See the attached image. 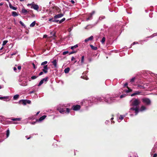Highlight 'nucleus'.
I'll return each instance as SVG.
<instances>
[{
	"label": "nucleus",
	"instance_id": "19",
	"mask_svg": "<svg viewBox=\"0 0 157 157\" xmlns=\"http://www.w3.org/2000/svg\"><path fill=\"white\" fill-rule=\"evenodd\" d=\"M52 63L54 65L55 67H57V62L56 59H54L53 61H52Z\"/></svg>",
	"mask_w": 157,
	"mask_h": 157
},
{
	"label": "nucleus",
	"instance_id": "50",
	"mask_svg": "<svg viewBox=\"0 0 157 157\" xmlns=\"http://www.w3.org/2000/svg\"><path fill=\"white\" fill-rule=\"evenodd\" d=\"M72 28H73V27H71V28H69L68 29V31L69 32H70V31H71V30H72Z\"/></svg>",
	"mask_w": 157,
	"mask_h": 157
},
{
	"label": "nucleus",
	"instance_id": "16",
	"mask_svg": "<svg viewBox=\"0 0 157 157\" xmlns=\"http://www.w3.org/2000/svg\"><path fill=\"white\" fill-rule=\"evenodd\" d=\"M63 16V14L60 13L54 16V19H57L60 18Z\"/></svg>",
	"mask_w": 157,
	"mask_h": 157
},
{
	"label": "nucleus",
	"instance_id": "58",
	"mask_svg": "<svg viewBox=\"0 0 157 157\" xmlns=\"http://www.w3.org/2000/svg\"><path fill=\"white\" fill-rule=\"evenodd\" d=\"M71 2L72 3V4H74L75 3V2L74 0H71Z\"/></svg>",
	"mask_w": 157,
	"mask_h": 157
},
{
	"label": "nucleus",
	"instance_id": "54",
	"mask_svg": "<svg viewBox=\"0 0 157 157\" xmlns=\"http://www.w3.org/2000/svg\"><path fill=\"white\" fill-rule=\"evenodd\" d=\"M43 71H41L39 74V75L40 76L43 74Z\"/></svg>",
	"mask_w": 157,
	"mask_h": 157
},
{
	"label": "nucleus",
	"instance_id": "41",
	"mask_svg": "<svg viewBox=\"0 0 157 157\" xmlns=\"http://www.w3.org/2000/svg\"><path fill=\"white\" fill-rule=\"evenodd\" d=\"M126 96V94H122L120 96V98H123L125 97Z\"/></svg>",
	"mask_w": 157,
	"mask_h": 157
},
{
	"label": "nucleus",
	"instance_id": "8",
	"mask_svg": "<svg viewBox=\"0 0 157 157\" xmlns=\"http://www.w3.org/2000/svg\"><path fill=\"white\" fill-rule=\"evenodd\" d=\"M98 98L95 97H92L91 98V100H90L89 101L90 103L93 102L95 104H97L98 102Z\"/></svg>",
	"mask_w": 157,
	"mask_h": 157
},
{
	"label": "nucleus",
	"instance_id": "32",
	"mask_svg": "<svg viewBox=\"0 0 157 157\" xmlns=\"http://www.w3.org/2000/svg\"><path fill=\"white\" fill-rule=\"evenodd\" d=\"M48 63V62L47 61H45L44 62L42 63L41 64V66H44L46 65V64H47Z\"/></svg>",
	"mask_w": 157,
	"mask_h": 157
},
{
	"label": "nucleus",
	"instance_id": "26",
	"mask_svg": "<svg viewBox=\"0 0 157 157\" xmlns=\"http://www.w3.org/2000/svg\"><path fill=\"white\" fill-rule=\"evenodd\" d=\"M78 46V45L76 44L74 46L71 47V49L72 50H74L75 49L77 48Z\"/></svg>",
	"mask_w": 157,
	"mask_h": 157
},
{
	"label": "nucleus",
	"instance_id": "2",
	"mask_svg": "<svg viewBox=\"0 0 157 157\" xmlns=\"http://www.w3.org/2000/svg\"><path fill=\"white\" fill-rule=\"evenodd\" d=\"M119 97V95H112L107 94L103 97L104 101L107 103L111 104L118 101L117 99Z\"/></svg>",
	"mask_w": 157,
	"mask_h": 157
},
{
	"label": "nucleus",
	"instance_id": "34",
	"mask_svg": "<svg viewBox=\"0 0 157 157\" xmlns=\"http://www.w3.org/2000/svg\"><path fill=\"white\" fill-rule=\"evenodd\" d=\"M125 116L121 115L119 117V119L121 120H122L123 119L124 117H125Z\"/></svg>",
	"mask_w": 157,
	"mask_h": 157
},
{
	"label": "nucleus",
	"instance_id": "44",
	"mask_svg": "<svg viewBox=\"0 0 157 157\" xmlns=\"http://www.w3.org/2000/svg\"><path fill=\"white\" fill-rule=\"evenodd\" d=\"M105 18V16H101L99 17V19L100 20H101L102 19H104Z\"/></svg>",
	"mask_w": 157,
	"mask_h": 157
},
{
	"label": "nucleus",
	"instance_id": "5",
	"mask_svg": "<svg viewBox=\"0 0 157 157\" xmlns=\"http://www.w3.org/2000/svg\"><path fill=\"white\" fill-rule=\"evenodd\" d=\"M10 119L11 120L13 121H10V122L12 124H18V123L16 121H20L21 120V118H11Z\"/></svg>",
	"mask_w": 157,
	"mask_h": 157
},
{
	"label": "nucleus",
	"instance_id": "48",
	"mask_svg": "<svg viewBox=\"0 0 157 157\" xmlns=\"http://www.w3.org/2000/svg\"><path fill=\"white\" fill-rule=\"evenodd\" d=\"M19 23L22 26H25L24 24L21 21H20V22H19Z\"/></svg>",
	"mask_w": 157,
	"mask_h": 157
},
{
	"label": "nucleus",
	"instance_id": "59",
	"mask_svg": "<svg viewBox=\"0 0 157 157\" xmlns=\"http://www.w3.org/2000/svg\"><path fill=\"white\" fill-rule=\"evenodd\" d=\"M128 84L127 83H126L124 84V87L128 85Z\"/></svg>",
	"mask_w": 157,
	"mask_h": 157
},
{
	"label": "nucleus",
	"instance_id": "27",
	"mask_svg": "<svg viewBox=\"0 0 157 157\" xmlns=\"http://www.w3.org/2000/svg\"><path fill=\"white\" fill-rule=\"evenodd\" d=\"M12 15L14 17H16L17 16L18 14L16 12L13 11L12 12Z\"/></svg>",
	"mask_w": 157,
	"mask_h": 157
},
{
	"label": "nucleus",
	"instance_id": "25",
	"mask_svg": "<svg viewBox=\"0 0 157 157\" xmlns=\"http://www.w3.org/2000/svg\"><path fill=\"white\" fill-rule=\"evenodd\" d=\"M70 70V69L69 67H67L65 68L64 70V72L66 74L68 73L69 72Z\"/></svg>",
	"mask_w": 157,
	"mask_h": 157
},
{
	"label": "nucleus",
	"instance_id": "35",
	"mask_svg": "<svg viewBox=\"0 0 157 157\" xmlns=\"http://www.w3.org/2000/svg\"><path fill=\"white\" fill-rule=\"evenodd\" d=\"M65 20V18H63L61 20H60L59 21V24H60V23H62V22L64 21Z\"/></svg>",
	"mask_w": 157,
	"mask_h": 157
},
{
	"label": "nucleus",
	"instance_id": "24",
	"mask_svg": "<svg viewBox=\"0 0 157 157\" xmlns=\"http://www.w3.org/2000/svg\"><path fill=\"white\" fill-rule=\"evenodd\" d=\"M90 46L91 48L93 50H96L98 49V48L97 47L94 46L92 45H90Z\"/></svg>",
	"mask_w": 157,
	"mask_h": 157
},
{
	"label": "nucleus",
	"instance_id": "46",
	"mask_svg": "<svg viewBox=\"0 0 157 157\" xmlns=\"http://www.w3.org/2000/svg\"><path fill=\"white\" fill-rule=\"evenodd\" d=\"M11 9H12L14 10H16L17 9V8L16 7L13 6L11 7Z\"/></svg>",
	"mask_w": 157,
	"mask_h": 157
},
{
	"label": "nucleus",
	"instance_id": "31",
	"mask_svg": "<svg viewBox=\"0 0 157 157\" xmlns=\"http://www.w3.org/2000/svg\"><path fill=\"white\" fill-rule=\"evenodd\" d=\"M6 132V138H7L9 137L10 135V131L9 129L7 130Z\"/></svg>",
	"mask_w": 157,
	"mask_h": 157
},
{
	"label": "nucleus",
	"instance_id": "64",
	"mask_svg": "<svg viewBox=\"0 0 157 157\" xmlns=\"http://www.w3.org/2000/svg\"><path fill=\"white\" fill-rule=\"evenodd\" d=\"M15 54H16V53H13L12 54H11V55L12 56V55H14Z\"/></svg>",
	"mask_w": 157,
	"mask_h": 157
},
{
	"label": "nucleus",
	"instance_id": "36",
	"mask_svg": "<svg viewBox=\"0 0 157 157\" xmlns=\"http://www.w3.org/2000/svg\"><path fill=\"white\" fill-rule=\"evenodd\" d=\"M84 56H82V58H81V63H83L84 62Z\"/></svg>",
	"mask_w": 157,
	"mask_h": 157
},
{
	"label": "nucleus",
	"instance_id": "11",
	"mask_svg": "<svg viewBox=\"0 0 157 157\" xmlns=\"http://www.w3.org/2000/svg\"><path fill=\"white\" fill-rule=\"evenodd\" d=\"M147 108L145 106H141L140 109H139V112H143L147 110Z\"/></svg>",
	"mask_w": 157,
	"mask_h": 157
},
{
	"label": "nucleus",
	"instance_id": "30",
	"mask_svg": "<svg viewBox=\"0 0 157 157\" xmlns=\"http://www.w3.org/2000/svg\"><path fill=\"white\" fill-rule=\"evenodd\" d=\"M105 37H104L102 38L101 41V42L102 44H104L105 41Z\"/></svg>",
	"mask_w": 157,
	"mask_h": 157
},
{
	"label": "nucleus",
	"instance_id": "18",
	"mask_svg": "<svg viewBox=\"0 0 157 157\" xmlns=\"http://www.w3.org/2000/svg\"><path fill=\"white\" fill-rule=\"evenodd\" d=\"M46 117V116L44 115L40 118L38 121L41 122Z\"/></svg>",
	"mask_w": 157,
	"mask_h": 157
},
{
	"label": "nucleus",
	"instance_id": "10",
	"mask_svg": "<svg viewBox=\"0 0 157 157\" xmlns=\"http://www.w3.org/2000/svg\"><path fill=\"white\" fill-rule=\"evenodd\" d=\"M48 78V77H46L45 78H44L42 79L39 82L38 85V86H40L44 83V82H47V81Z\"/></svg>",
	"mask_w": 157,
	"mask_h": 157
},
{
	"label": "nucleus",
	"instance_id": "51",
	"mask_svg": "<svg viewBox=\"0 0 157 157\" xmlns=\"http://www.w3.org/2000/svg\"><path fill=\"white\" fill-rule=\"evenodd\" d=\"M35 92H36V91L35 90H33L32 91H31L30 92L29 94H31L32 93H34Z\"/></svg>",
	"mask_w": 157,
	"mask_h": 157
},
{
	"label": "nucleus",
	"instance_id": "63",
	"mask_svg": "<svg viewBox=\"0 0 157 157\" xmlns=\"http://www.w3.org/2000/svg\"><path fill=\"white\" fill-rule=\"evenodd\" d=\"M109 122V121H106L105 122V123L106 124H108Z\"/></svg>",
	"mask_w": 157,
	"mask_h": 157
},
{
	"label": "nucleus",
	"instance_id": "28",
	"mask_svg": "<svg viewBox=\"0 0 157 157\" xmlns=\"http://www.w3.org/2000/svg\"><path fill=\"white\" fill-rule=\"evenodd\" d=\"M19 97V95L16 94V95H14V96H13V99L14 100H16Z\"/></svg>",
	"mask_w": 157,
	"mask_h": 157
},
{
	"label": "nucleus",
	"instance_id": "47",
	"mask_svg": "<svg viewBox=\"0 0 157 157\" xmlns=\"http://www.w3.org/2000/svg\"><path fill=\"white\" fill-rule=\"evenodd\" d=\"M69 53L68 51H65L63 52V55H65Z\"/></svg>",
	"mask_w": 157,
	"mask_h": 157
},
{
	"label": "nucleus",
	"instance_id": "6",
	"mask_svg": "<svg viewBox=\"0 0 157 157\" xmlns=\"http://www.w3.org/2000/svg\"><path fill=\"white\" fill-rule=\"evenodd\" d=\"M95 11H93L91 13H89V15L86 19V21H88L89 20H91L93 19V16L95 13Z\"/></svg>",
	"mask_w": 157,
	"mask_h": 157
},
{
	"label": "nucleus",
	"instance_id": "15",
	"mask_svg": "<svg viewBox=\"0 0 157 157\" xmlns=\"http://www.w3.org/2000/svg\"><path fill=\"white\" fill-rule=\"evenodd\" d=\"M93 36H91L90 37L88 38L85 40V42H87L89 41H91L93 39Z\"/></svg>",
	"mask_w": 157,
	"mask_h": 157
},
{
	"label": "nucleus",
	"instance_id": "33",
	"mask_svg": "<svg viewBox=\"0 0 157 157\" xmlns=\"http://www.w3.org/2000/svg\"><path fill=\"white\" fill-rule=\"evenodd\" d=\"M8 42V41L7 40L3 41V43L2 44V46H4V45H5Z\"/></svg>",
	"mask_w": 157,
	"mask_h": 157
},
{
	"label": "nucleus",
	"instance_id": "29",
	"mask_svg": "<svg viewBox=\"0 0 157 157\" xmlns=\"http://www.w3.org/2000/svg\"><path fill=\"white\" fill-rule=\"evenodd\" d=\"M35 24H36V21H34L30 25V27H33L35 25Z\"/></svg>",
	"mask_w": 157,
	"mask_h": 157
},
{
	"label": "nucleus",
	"instance_id": "12",
	"mask_svg": "<svg viewBox=\"0 0 157 157\" xmlns=\"http://www.w3.org/2000/svg\"><path fill=\"white\" fill-rule=\"evenodd\" d=\"M142 93L141 91H136L134 92V93L132 94H131V96H134L136 95H140Z\"/></svg>",
	"mask_w": 157,
	"mask_h": 157
},
{
	"label": "nucleus",
	"instance_id": "42",
	"mask_svg": "<svg viewBox=\"0 0 157 157\" xmlns=\"http://www.w3.org/2000/svg\"><path fill=\"white\" fill-rule=\"evenodd\" d=\"M82 78H83L84 79H86V80H88V78L86 76H82L81 77Z\"/></svg>",
	"mask_w": 157,
	"mask_h": 157
},
{
	"label": "nucleus",
	"instance_id": "60",
	"mask_svg": "<svg viewBox=\"0 0 157 157\" xmlns=\"http://www.w3.org/2000/svg\"><path fill=\"white\" fill-rule=\"evenodd\" d=\"M33 68L34 69H35L36 68V67L34 63H33Z\"/></svg>",
	"mask_w": 157,
	"mask_h": 157
},
{
	"label": "nucleus",
	"instance_id": "61",
	"mask_svg": "<svg viewBox=\"0 0 157 157\" xmlns=\"http://www.w3.org/2000/svg\"><path fill=\"white\" fill-rule=\"evenodd\" d=\"M13 69L14 71H16L17 70V68L16 67H14Z\"/></svg>",
	"mask_w": 157,
	"mask_h": 157
},
{
	"label": "nucleus",
	"instance_id": "45",
	"mask_svg": "<svg viewBox=\"0 0 157 157\" xmlns=\"http://www.w3.org/2000/svg\"><path fill=\"white\" fill-rule=\"evenodd\" d=\"M37 77L36 76H33L31 77V78L32 79H36V78Z\"/></svg>",
	"mask_w": 157,
	"mask_h": 157
},
{
	"label": "nucleus",
	"instance_id": "21",
	"mask_svg": "<svg viewBox=\"0 0 157 157\" xmlns=\"http://www.w3.org/2000/svg\"><path fill=\"white\" fill-rule=\"evenodd\" d=\"M19 102L20 103L21 102L24 105H25L26 104L25 100H21L19 101Z\"/></svg>",
	"mask_w": 157,
	"mask_h": 157
},
{
	"label": "nucleus",
	"instance_id": "22",
	"mask_svg": "<svg viewBox=\"0 0 157 157\" xmlns=\"http://www.w3.org/2000/svg\"><path fill=\"white\" fill-rule=\"evenodd\" d=\"M103 97H98V102H101L103 100H104V99H103Z\"/></svg>",
	"mask_w": 157,
	"mask_h": 157
},
{
	"label": "nucleus",
	"instance_id": "14",
	"mask_svg": "<svg viewBox=\"0 0 157 157\" xmlns=\"http://www.w3.org/2000/svg\"><path fill=\"white\" fill-rule=\"evenodd\" d=\"M95 25H89L86 26V27H85V29H89L91 28H92L93 27H94Z\"/></svg>",
	"mask_w": 157,
	"mask_h": 157
},
{
	"label": "nucleus",
	"instance_id": "13",
	"mask_svg": "<svg viewBox=\"0 0 157 157\" xmlns=\"http://www.w3.org/2000/svg\"><path fill=\"white\" fill-rule=\"evenodd\" d=\"M43 69L42 70V71L44 72L45 73H46L48 72V65H44L43 67Z\"/></svg>",
	"mask_w": 157,
	"mask_h": 157
},
{
	"label": "nucleus",
	"instance_id": "52",
	"mask_svg": "<svg viewBox=\"0 0 157 157\" xmlns=\"http://www.w3.org/2000/svg\"><path fill=\"white\" fill-rule=\"evenodd\" d=\"M76 51H72V52H70L69 53V54H73V53H76Z\"/></svg>",
	"mask_w": 157,
	"mask_h": 157
},
{
	"label": "nucleus",
	"instance_id": "56",
	"mask_svg": "<svg viewBox=\"0 0 157 157\" xmlns=\"http://www.w3.org/2000/svg\"><path fill=\"white\" fill-rule=\"evenodd\" d=\"M157 157V154L155 153L154 154L153 157Z\"/></svg>",
	"mask_w": 157,
	"mask_h": 157
},
{
	"label": "nucleus",
	"instance_id": "7",
	"mask_svg": "<svg viewBox=\"0 0 157 157\" xmlns=\"http://www.w3.org/2000/svg\"><path fill=\"white\" fill-rule=\"evenodd\" d=\"M28 5H30L31 6V8L32 9H33L35 10H38L39 8V6L38 5L35 4H28Z\"/></svg>",
	"mask_w": 157,
	"mask_h": 157
},
{
	"label": "nucleus",
	"instance_id": "39",
	"mask_svg": "<svg viewBox=\"0 0 157 157\" xmlns=\"http://www.w3.org/2000/svg\"><path fill=\"white\" fill-rule=\"evenodd\" d=\"M26 100V104H30L31 103V101L30 100Z\"/></svg>",
	"mask_w": 157,
	"mask_h": 157
},
{
	"label": "nucleus",
	"instance_id": "62",
	"mask_svg": "<svg viewBox=\"0 0 157 157\" xmlns=\"http://www.w3.org/2000/svg\"><path fill=\"white\" fill-rule=\"evenodd\" d=\"M9 7H10V8H11V7L13 6H12L11 4L10 3V4H9Z\"/></svg>",
	"mask_w": 157,
	"mask_h": 157
},
{
	"label": "nucleus",
	"instance_id": "1",
	"mask_svg": "<svg viewBox=\"0 0 157 157\" xmlns=\"http://www.w3.org/2000/svg\"><path fill=\"white\" fill-rule=\"evenodd\" d=\"M140 100L136 99H134L130 101L131 106H132L130 109V111L132 112L133 111L135 112V115H136L139 112L138 105L140 104Z\"/></svg>",
	"mask_w": 157,
	"mask_h": 157
},
{
	"label": "nucleus",
	"instance_id": "40",
	"mask_svg": "<svg viewBox=\"0 0 157 157\" xmlns=\"http://www.w3.org/2000/svg\"><path fill=\"white\" fill-rule=\"evenodd\" d=\"M135 77L132 78L130 79V82H134L135 81Z\"/></svg>",
	"mask_w": 157,
	"mask_h": 157
},
{
	"label": "nucleus",
	"instance_id": "4",
	"mask_svg": "<svg viewBox=\"0 0 157 157\" xmlns=\"http://www.w3.org/2000/svg\"><path fill=\"white\" fill-rule=\"evenodd\" d=\"M143 102L147 105H150L151 103L150 100L147 98H143L142 99Z\"/></svg>",
	"mask_w": 157,
	"mask_h": 157
},
{
	"label": "nucleus",
	"instance_id": "55",
	"mask_svg": "<svg viewBox=\"0 0 157 157\" xmlns=\"http://www.w3.org/2000/svg\"><path fill=\"white\" fill-rule=\"evenodd\" d=\"M30 123L32 124H34L36 123V122H30Z\"/></svg>",
	"mask_w": 157,
	"mask_h": 157
},
{
	"label": "nucleus",
	"instance_id": "9",
	"mask_svg": "<svg viewBox=\"0 0 157 157\" xmlns=\"http://www.w3.org/2000/svg\"><path fill=\"white\" fill-rule=\"evenodd\" d=\"M72 108L73 110L75 111H77L80 109V106L78 105H73Z\"/></svg>",
	"mask_w": 157,
	"mask_h": 157
},
{
	"label": "nucleus",
	"instance_id": "3",
	"mask_svg": "<svg viewBox=\"0 0 157 157\" xmlns=\"http://www.w3.org/2000/svg\"><path fill=\"white\" fill-rule=\"evenodd\" d=\"M57 110L59 111V112L62 114L64 113H69L70 112V109L69 108H63L61 107H58L57 108Z\"/></svg>",
	"mask_w": 157,
	"mask_h": 157
},
{
	"label": "nucleus",
	"instance_id": "49",
	"mask_svg": "<svg viewBox=\"0 0 157 157\" xmlns=\"http://www.w3.org/2000/svg\"><path fill=\"white\" fill-rule=\"evenodd\" d=\"M138 44V42H134L133 43H132L131 45V46H132V45H134V44Z\"/></svg>",
	"mask_w": 157,
	"mask_h": 157
},
{
	"label": "nucleus",
	"instance_id": "38",
	"mask_svg": "<svg viewBox=\"0 0 157 157\" xmlns=\"http://www.w3.org/2000/svg\"><path fill=\"white\" fill-rule=\"evenodd\" d=\"M20 85L23 86H26L27 85V82H25V83L20 84Z\"/></svg>",
	"mask_w": 157,
	"mask_h": 157
},
{
	"label": "nucleus",
	"instance_id": "23",
	"mask_svg": "<svg viewBox=\"0 0 157 157\" xmlns=\"http://www.w3.org/2000/svg\"><path fill=\"white\" fill-rule=\"evenodd\" d=\"M21 12L22 13H24V14H26L28 12L25 9H23L21 10Z\"/></svg>",
	"mask_w": 157,
	"mask_h": 157
},
{
	"label": "nucleus",
	"instance_id": "43",
	"mask_svg": "<svg viewBox=\"0 0 157 157\" xmlns=\"http://www.w3.org/2000/svg\"><path fill=\"white\" fill-rule=\"evenodd\" d=\"M5 119V117L2 116H0V120H1V121L2 120H4Z\"/></svg>",
	"mask_w": 157,
	"mask_h": 157
},
{
	"label": "nucleus",
	"instance_id": "37",
	"mask_svg": "<svg viewBox=\"0 0 157 157\" xmlns=\"http://www.w3.org/2000/svg\"><path fill=\"white\" fill-rule=\"evenodd\" d=\"M131 91V90L128 89V90H124V92L126 93H129L130 91Z\"/></svg>",
	"mask_w": 157,
	"mask_h": 157
},
{
	"label": "nucleus",
	"instance_id": "57",
	"mask_svg": "<svg viewBox=\"0 0 157 157\" xmlns=\"http://www.w3.org/2000/svg\"><path fill=\"white\" fill-rule=\"evenodd\" d=\"M75 58H74V57L73 56H72L71 58V60L73 61L74 60H75Z\"/></svg>",
	"mask_w": 157,
	"mask_h": 157
},
{
	"label": "nucleus",
	"instance_id": "53",
	"mask_svg": "<svg viewBox=\"0 0 157 157\" xmlns=\"http://www.w3.org/2000/svg\"><path fill=\"white\" fill-rule=\"evenodd\" d=\"M17 69L19 71H20L21 69V66H18Z\"/></svg>",
	"mask_w": 157,
	"mask_h": 157
},
{
	"label": "nucleus",
	"instance_id": "17",
	"mask_svg": "<svg viewBox=\"0 0 157 157\" xmlns=\"http://www.w3.org/2000/svg\"><path fill=\"white\" fill-rule=\"evenodd\" d=\"M10 97L9 96H4L3 97H0V100H3L4 101H7L6 99H9Z\"/></svg>",
	"mask_w": 157,
	"mask_h": 157
},
{
	"label": "nucleus",
	"instance_id": "20",
	"mask_svg": "<svg viewBox=\"0 0 157 157\" xmlns=\"http://www.w3.org/2000/svg\"><path fill=\"white\" fill-rule=\"evenodd\" d=\"M49 21L57 23L59 21V20H58L54 19L53 18H51L49 19Z\"/></svg>",
	"mask_w": 157,
	"mask_h": 157
}]
</instances>
